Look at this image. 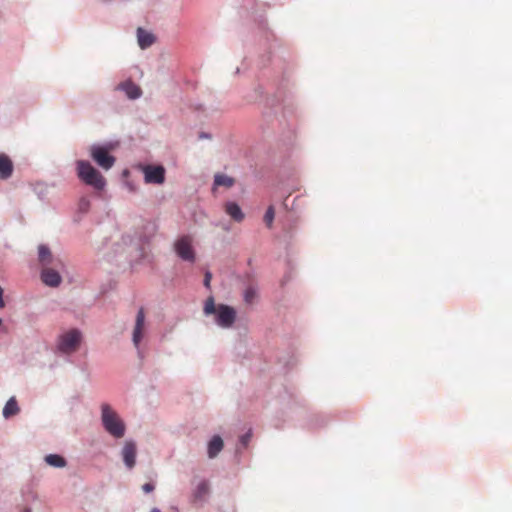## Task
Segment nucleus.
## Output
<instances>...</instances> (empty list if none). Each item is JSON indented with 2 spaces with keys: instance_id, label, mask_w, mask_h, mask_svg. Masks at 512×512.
<instances>
[{
  "instance_id": "nucleus-32",
  "label": "nucleus",
  "mask_w": 512,
  "mask_h": 512,
  "mask_svg": "<svg viewBox=\"0 0 512 512\" xmlns=\"http://www.w3.org/2000/svg\"><path fill=\"white\" fill-rule=\"evenodd\" d=\"M2 325V319L0 318V326Z\"/></svg>"
},
{
  "instance_id": "nucleus-2",
  "label": "nucleus",
  "mask_w": 512,
  "mask_h": 512,
  "mask_svg": "<svg viewBox=\"0 0 512 512\" xmlns=\"http://www.w3.org/2000/svg\"><path fill=\"white\" fill-rule=\"evenodd\" d=\"M101 420L105 430L115 438H122L125 434V424L109 404L101 405Z\"/></svg>"
},
{
  "instance_id": "nucleus-8",
  "label": "nucleus",
  "mask_w": 512,
  "mask_h": 512,
  "mask_svg": "<svg viewBox=\"0 0 512 512\" xmlns=\"http://www.w3.org/2000/svg\"><path fill=\"white\" fill-rule=\"evenodd\" d=\"M61 267L46 266L42 268L40 279L49 287H58L62 281L58 269Z\"/></svg>"
},
{
  "instance_id": "nucleus-21",
  "label": "nucleus",
  "mask_w": 512,
  "mask_h": 512,
  "mask_svg": "<svg viewBox=\"0 0 512 512\" xmlns=\"http://www.w3.org/2000/svg\"><path fill=\"white\" fill-rule=\"evenodd\" d=\"M256 298H257V290L252 286H249L248 288H246V290L244 292V301L247 304H253L254 301L256 300Z\"/></svg>"
},
{
  "instance_id": "nucleus-1",
  "label": "nucleus",
  "mask_w": 512,
  "mask_h": 512,
  "mask_svg": "<svg viewBox=\"0 0 512 512\" xmlns=\"http://www.w3.org/2000/svg\"><path fill=\"white\" fill-rule=\"evenodd\" d=\"M205 315H215V322L222 328H230L236 320V311L233 307L225 304H215L214 298L209 297L205 301L204 309Z\"/></svg>"
},
{
  "instance_id": "nucleus-24",
  "label": "nucleus",
  "mask_w": 512,
  "mask_h": 512,
  "mask_svg": "<svg viewBox=\"0 0 512 512\" xmlns=\"http://www.w3.org/2000/svg\"><path fill=\"white\" fill-rule=\"evenodd\" d=\"M155 489V486L153 483L149 482V483H145L144 485H142V490L143 492L145 493H150L152 492L153 490Z\"/></svg>"
},
{
  "instance_id": "nucleus-18",
  "label": "nucleus",
  "mask_w": 512,
  "mask_h": 512,
  "mask_svg": "<svg viewBox=\"0 0 512 512\" xmlns=\"http://www.w3.org/2000/svg\"><path fill=\"white\" fill-rule=\"evenodd\" d=\"M209 493V485L206 481H200L193 492L195 502L203 501Z\"/></svg>"
},
{
  "instance_id": "nucleus-25",
  "label": "nucleus",
  "mask_w": 512,
  "mask_h": 512,
  "mask_svg": "<svg viewBox=\"0 0 512 512\" xmlns=\"http://www.w3.org/2000/svg\"><path fill=\"white\" fill-rule=\"evenodd\" d=\"M251 438V433L248 432L240 438L241 443L246 446Z\"/></svg>"
},
{
  "instance_id": "nucleus-29",
  "label": "nucleus",
  "mask_w": 512,
  "mask_h": 512,
  "mask_svg": "<svg viewBox=\"0 0 512 512\" xmlns=\"http://www.w3.org/2000/svg\"><path fill=\"white\" fill-rule=\"evenodd\" d=\"M22 512H30V508L29 507H25Z\"/></svg>"
},
{
  "instance_id": "nucleus-26",
  "label": "nucleus",
  "mask_w": 512,
  "mask_h": 512,
  "mask_svg": "<svg viewBox=\"0 0 512 512\" xmlns=\"http://www.w3.org/2000/svg\"><path fill=\"white\" fill-rule=\"evenodd\" d=\"M211 278H212V275L210 272H206L205 273V277H204V285L206 287H210V281H211Z\"/></svg>"
},
{
  "instance_id": "nucleus-20",
  "label": "nucleus",
  "mask_w": 512,
  "mask_h": 512,
  "mask_svg": "<svg viewBox=\"0 0 512 512\" xmlns=\"http://www.w3.org/2000/svg\"><path fill=\"white\" fill-rule=\"evenodd\" d=\"M45 461L48 465L62 468L66 466V460L58 454H49L45 457Z\"/></svg>"
},
{
  "instance_id": "nucleus-3",
  "label": "nucleus",
  "mask_w": 512,
  "mask_h": 512,
  "mask_svg": "<svg viewBox=\"0 0 512 512\" xmlns=\"http://www.w3.org/2000/svg\"><path fill=\"white\" fill-rule=\"evenodd\" d=\"M77 175L86 185L96 190H103L106 185L105 178L88 161H77Z\"/></svg>"
},
{
  "instance_id": "nucleus-13",
  "label": "nucleus",
  "mask_w": 512,
  "mask_h": 512,
  "mask_svg": "<svg viewBox=\"0 0 512 512\" xmlns=\"http://www.w3.org/2000/svg\"><path fill=\"white\" fill-rule=\"evenodd\" d=\"M20 412L19 405L17 403V400L14 396L8 399L6 404L3 407L2 410V416L4 419L8 420L14 416H16Z\"/></svg>"
},
{
  "instance_id": "nucleus-9",
  "label": "nucleus",
  "mask_w": 512,
  "mask_h": 512,
  "mask_svg": "<svg viewBox=\"0 0 512 512\" xmlns=\"http://www.w3.org/2000/svg\"><path fill=\"white\" fill-rule=\"evenodd\" d=\"M38 260L43 267L54 266L62 267L63 263L59 258L53 256L50 248L46 245L38 246Z\"/></svg>"
},
{
  "instance_id": "nucleus-22",
  "label": "nucleus",
  "mask_w": 512,
  "mask_h": 512,
  "mask_svg": "<svg viewBox=\"0 0 512 512\" xmlns=\"http://www.w3.org/2000/svg\"><path fill=\"white\" fill-rule=\"evenodd\" d=\"M274 217H275L274 207L269 206L264 215V222L266 223L267 227L271 228Z\"/></svg>"
},
{
  "instance_id": "nucleus-31",
  "label": "nucleus",
  "mask_w": 512,
  "mask_h": 512,
  "mask_svg": "<svg viewBox=\"0 0 512 512\" xmlns=\"http://www.w3.org/2000/svg\"><path fill=\"white\" fill-rule=\"evenodd\" d=\"M200 137H201V138H206V137H208V136H207L206 134L202 133V134L200 135Z\"/></svg>"
},
{
  "instance_id": "nucleus-17",
  "label": "nucleus",
  "mask_w": 512,
  "mask_h": 512,
  "mask_svg": "<svg viewBox=\"0 0 512 512\" xmlns=\"http://www.w3.org/2000/svg\"><path fill=\"white\" fill-rule=\"evenodd\" d=\"M224 443L220 436H214L208 443V456L209 458L216 457L223 449Z\"/></svg>"
},
{
  "instance_id": "nucleus-16",
  "label": "nucleus",
  "mask_w": 512,
  "mask_h": 512,
  "mask_svg": "<svg viewBox=\"0 0 512 512\" xmlns=\"http://www.w3.org/2000/svg\"><path fill=\"white\" fill-rule=\"evenodd\" d=\"M225 211L236 222H241L244 219V213L235 202L226 203Z\"/></svg>"
},
{
  "instance_id": "nucleus-6",
  "label": "nucleus",
  "mask_w": 512,
  "mask_h": 512,
  "mask_svg": "<svg viewBox=\"0 0 512 512\" xmlns=\"http://www.w3.org/2000/svg\"><path fill=\"white\" fill-rule=\"evenodd\" d=\"M90 155L104 170H109L115 163V158L109 154V150L104 146L91 147Z\"/></svg>"
},
{
  "instance_id": "nucleus-7",
  "label": "nucleus",
  "mask_w": 512,
  "mask_h": 512,
  "mask_svg": "<svg viewBox=\"0 0 512 512\" xmlns=\"http://www.w3.org/2000/svg\"><path fill=\"white\" fill-rule=\"evenodd\" d=\"M146 183L162 184L165 181V169L163 166L147 165L143 167Z\"/></svg>"
},
{
  "instance_id": "nucleus-23",
  "label": "nucleus",
  "mask_w": 512,
  "mask_h": 512,
  "mask_svg": "<svg viewBox=\"0 0 512 512\" xmlns=\"http://www.w3.org/2000/svg\"><path fill=\"white\" fill-rule=\"evenodd\" d=\"M90 202L87 199L82 198L79 203V208L81 211H87L89 208Z\"/></svg>"
},
{
  "instance_id": "nucleus-10",
  "label": "nucleus",
  "mask_w": 512,
  "mask_h": 512,
  "mask_svg": "<svg viewBox=\"0 0 512 512\" xmlns=\"http://www.w3.org/2000/svg\"><path fill=\"white\" fill-rule=\"evenodd\" d=\"M137 447L135 442L126 441L122 449V457L125 466L128 469H133L136 464Z\"/></svg>"
},
{
  "instance_id": "nucleus-27",
  "label": "nucleus",
  "mask_w": 512,
  "mask_h": 512,
  "mask_svg": "<svg viewBox=\"0 0 512 512\" xmlns=\"http://www.w3.org/2000/svg\"><path fill=\"white\" fill-rule=\"evenodd\" d=\"M3 294H4L3 288L0 286V308H4L5 307V302H4V299H3Z\"/></svg>"
},
{
  "instance_id": "nucleus-14",
  "label": "nucleus",
  "mask_w": 512,
  "mask_h": 512,
  "mask_svg": "<svg viewBox=\"0 0 512 512\" xmlns=\"http://www.w3.org/2000/svg\"><path fill=\"white\" fill-rule=\"evenodd\" d=\"M138 44L142 49L150 47L155 42V36L142 28L137 30Z\"/></svg>"
},
{
  "instance_id": "nucleus-19",
  "label": "nucleus",
  "mask_w": 512,
  "mask_h": 512,
  "mask_svg": "<svg viewBox=\"0 0 512 512\" xmlns=\"http://www.w3.org/2000/svg\"><path fill=\"white\" fill-rule=\"evenodd\" d=\"M234 183H235L234 178H232L228 175L219 173L214 176V187L224 186L226 188H230L234 185Z\"/></svg>"
},
{
  "instance_id": "nucleus-12",
  "label": "nucleus",
  "mask_w": 512,
  "mask_h": 512,
  "mask_svg": "<svg viewBox=\"0 0 512 512\" xmlns=\"http://www.w3.org/2000/svg\"><path fill=\"white\" fill-rule=\"evenodd\" d=\"M13 172L14 164L11 158L5 153H0V180L6 181L10 179Z\"/></svg>"
},
{
  "instance_id": "nucleus-15",
  "label": "nucleus",
  "mask_w": 512,
  "mask_h": 512,
  "mask_svg": "<svg viewBox=\"0 0 512 512\" xmlns=\"http://www.w3.org/2000/svg\"><path fill=\"white\" fill-rule=\"evenodd\" d=\"M120 88L126 93L130 99H137L141 96V88L131 81L120 84Z\"/></svg>"
},
{
  "instance_id": "nucleus-28",
  "label": "nucleus",
  "mask_w": 512,
  "mask_h": 512,
  "mask_svg": "<svg viewBox=\"0 0 512 512\" xmlns=\"http://www.w3.org/2000/svg\"><path fill=\"white\" fill-rule=\"evenodd\" d=\"M30 492H31V491H30V487L28 486V487L26 488V490H24V491H23V496H25V495H26V493H27V494H29Z\"/></svg>"
},
{
  "instance_id": "nucleus-30",
  "label": "nucleus",
  "mask_w": 512,
  "mask_h": 512,
  "mask_svg": "<svg viewBox=\"0 0 512 512\" xmlns=\"http://www.w3.org/2000/svg\"><path fill=\"white\" fill-rule=\"evenodd\" d=\"M151 512H161V511H160L159 509H157V508H153V509L151 510Z\"/></svg>"
},
{
  "instance_id": "nucleus-11",
  "label": "nucleus",
  "mask_w": 512,
  "mask_h": 512,
  "mask_svg": "<svg viewBox=\"0 0 512 512\" xmlns=\"http://www.w3.org/2000/svg\"><path fill=\"white\" fill-rule=\"evenodd\" d=\"M144 325H145V313L144 309L140 308L136 315L135 327L133 331V343L136 347L139 346L143 335H144Z\"/></svg>"
},
{
  "instance_id": "nucleus-4",
  "label": "nucleus",
  "mask_w": 512,
  "mask_h": 512,
  "mask_svg": "<svg viewBox=\"0 0 512 512\" xmlns=\"http://www.w3.org/2000/svg\"><path fill=\"white\" fill-rule=\"evenodd\" d=\"M82 334L77 329H71L60 336L59 349L62 353L71 354L79 349Z\"/></svg>"
},
{
  "instance_id": "nucleus-5",
  "label": "nucleus",
  "mask_w": 512,
  "mask_h": 512,
  "mask_svg": "<svg viewBox=\"0 0 512 512\" xmlns=\"http://www.w3.org/2000/svg\"><path fill=\"white\" fill-rule=\"evenodd\" d=\"M176 254L184 261L194 262L195 252L192 247V238L188 235L180 237L174 244Z\"/></svg>"
}]
</instances>
